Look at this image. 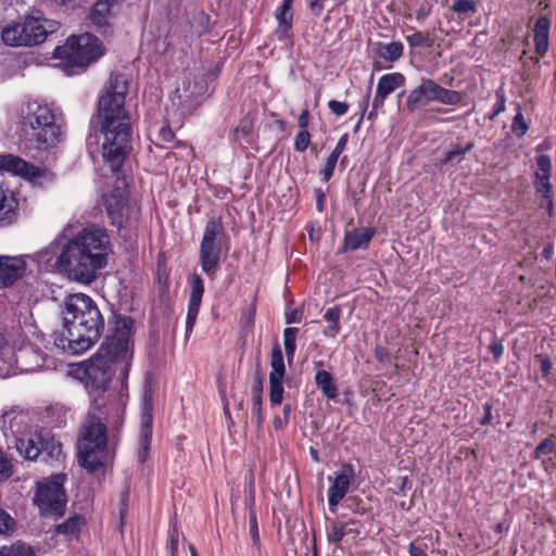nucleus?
Here are the masks:
<instances>
[{
	"label": "nucleus",
	"mask_w": 556,
	"mask_h": 556,
	"mask_svg": "<svg viewBox=\"0 0 556 556\" xmlns=\"http://www.w3.org/2000/svg\"><path fill=\"white\" fill-rule=\"evenodd\" d=\"M290 11V9L280 5L275 13L278 21V31L282 33L286 37L290 36L292 28L293 14Z\"/></svg>",
	"instance_id": "36"
},
{
	"label": "nucleus",
	"mask_w": 556,
	"mask_h": 556,
	"mask_svg": "<svg viewBox=\"0 0 556 556\" xmlns=\"http://www.w3.org/2000/svg\"><path fill=\"white\" fill-rule=\"evenodd\" d=\"M0 556H34L29 546L25 544H14L11 546H2L0 548Z\"/></svg>",
	"instance_id": "40"
},
{
	"label": "nucleus",
	"mask_w": 556,
	"mask_h": 556,
	"mask_svg": "<svg viewBox=\"0 0 556 556\" xmlns=\"http://www.w3.org/2000/svg\"><path fill=\"white\" fill-rule=\"evenodd\" d=\"M14 349L7 342L0 329V376L5 377L13 372Z\"/></svg>",
	"instance_id": "28"
},
{
	"label": "nucleus",
	"mask_w": 556,
	"mask_h": 556,
	"mask_svg": "<svg viewBox=\"0 0 556 556\" xmlns=\"http://www.w3.org/2000/svg\"><path fill=\"white\" fill-rule=\"evenodd\" d=\"M452 10L455 13L467 15L476 12V3L473 0H456L452 5Z\"/></svg>",
	"instance_id": "46"
},
{
	"label": "nucleus",
	"mask_w": 556,
	"mask_h": 556,
	"mask_svg": "<svg viewBox=\"0 0 556 556\" xmlns=\"http://www.w3.org/2000/svg\"><path fill=\"white\" fill-rule=\"evenodd\" d=\"M46 366V355L39 349L33 345H26L14 351L13 369L17 368L21 371L33 372Z\"/></svg>",
	"instance_id": "16"
},
{
	"label": "nucleus",
	"mask_w": 556,
	"mask_h": 556,
	"mask_svg": "<svg viewBox=\"0 0 556 556\" xmlns=\"http://www.w3.org/2000/svg\"><path fill=\"white\" fill-rule=\"evenodd\" d=\"M254 127L253 118L249 115L240 119L239 124L232 131V137L236 142L241 143L242 141L249 142V138Z\"/></svg>",
	"instance_id": "34"
},
{
	"label": "nucleus",
	"mask_w": 556,
	"mask_h": 556,
	"mask_svg": "<svg viewBox=\"0 0 556 556\" xmlns=\"http://www.w3.org/2000/svg\"><path fill=\"white\" fill-rule=\"evenodd\" d=\"M345 506L356 515H365L368 511L364 501L355 495H351L345 500Z\"/></svg>",
	"instance_id": "42"
},
{
	"label": "nucleus",
	"mask_w": 556,
	"mask_h": 556,
	"mask_svg": "<svg viewBox=\"0 0 556 556\" xmlns=\"http://www.w3.org/2000/svg\"><path fill=\"white\" fill-rule=\"evenodd\" d=\"M249 526H250V535L253 542V546L257 549L260 548V533L257 526V516L255 509L251 508L249 511Z\"/></svg>",
	"instance_id": "43"
},
{
	"label": "nucleus",
	"mask_w": 556,
	"mask_h": 556,
	"mask_svg": "<svg viewBox=\"0 0 556 556\" xmlns=\"http://www.w3.org/2000/svg\"><path fill=\"white\" fill-rule=\"evenodd\" d=\"M556 454V439L554 435L545 438L533 451V459H542L544 456Z\"/></svg>",
	"instance_id": "37"
},
{
	"label": "nucleus",
	"mask_w": 556,
	"mask_h": 556,
	"mask_svg": "<svg viewBox=\"0 0 556 556\" xmlns=\"http://www.w3.org/2000/svg\"><path fill=\"white\" fill-rule=\"evenodd\" d=\"M538 169L534 173V188L538 193L542 195L540 207H545L549 215L554 212V192L552 184L549 182L552 175V161L546 154H540L536 157Z\"/></svg>",
	"instance_id": "14"
},
{
	"label": "nucleus",
	"mask_w": 556,
	"mask_h": 556,
	"mask_svg": "<svg viewBox=\"0 0 556 556\" xmlns=\"http://www.w3.org/2000/svg\"><path fill=\"white\" fill-rule=\"evenodd\" d=\"M406 78L405 76L400 73H390L384 74L380 77L378 85H377V91L380 94L389 96L393 91H395L397 88H401L405 85Z\"/></svg>",
	"instance_id": "27"
},
{
	"label": "nucleus",
	"mask_w": 556,
	"mask_h": 556,
	"mask_svg": "<svg viewBox=\"0 0 556 556\" xmlns=\"http://www.w3.org/2000/svg\"><path fill=\"white\" fill-rule=\"evenodd\" d=\"M311 134L307 129H301L294 138V150L304 152L311 144Z\"/></svg>",
	"instance_id": "44"
},
{
	"label": "nucleus",
	"mask_w": 556,
	"mask_h": 556,
	"mask_svg": "<svg viewBox=\"0 0 556 556\" xmlns=\"http://www.w3.org/2000/svg\"><path fill=\"white\" fill-rule=\"evenodd\" d=\"M551 27V20L546 16H541L536 20L533 28L535 51L543 56L548 50V31Z\"/></svg>",
	"instance_id": "23"
},
{
	"label": "nucleus",
	"mask_w": 556,
	"mask_h": 556,
	"mask_svg": "<svg viewBox=\"0 0 556 556\" xmlns=\"http://www.w3.org/2000/svg\"><path fill=\"white\" fill-rule=\"evenodd\" d=\"M65 480L64 473H56L37 482L33 503L41 517L58 520L64 516L67 504Z\"/></svg>",
	"instance_id": "9"
},
{
	"label": "nucleus",
	"mask_w": 556,
	"mask_h": 556,
	"mask_svg": "<svg viewBox=\"0 0 556 556\" xmlns=\"http://www.w3.org/2000/svg\"><path fill=\"white\" fill-rule=\"evenodd\" d=\"M270 374L269 378H283L286 374L283 354L280 346L277 344L271 350L270 355Z\"/></svg>",
	"instance_id": "33"
},
{
	"label": "nucleus",
	"mask_w": 556,
	"mask_h": 556,
	"mask_svg": "<svg viewBox=\"0 0 556 556\" xmlns=\"http://www.w3.org/2000/svg\"><path fill=\"white\" fill-rule=\"evenodd\" d=\"M110 251L111 239L106 229L91 225L62 245L56 264L70 278L90 285L108 265Z\"/></svg>",
	"instance_id": "3"
},
{
	"label": "nucleus",
	"mask_w": 556,
	"mask_h": 556,
	"mask_svg": "<svg viewBox=\"0 0 556 556\" xmlns=\"http://www.w3.org/2000/svg\"><path fill=\"white\" fill-rule=\"evenodd\" d=\"M462 99L459 91L444 88L433 79L422 77L420 84L407 94L405 110L414 113L431 102L457 105L462 102Z\"/></svg>",
	"instance_id": "12"
},
{
	"label": "nucleus",
	"mask_w": 556,
	"mask_h": 556,
	"mask_svg": "<svg viewBox=\"0 0 556 556\" xmlns=\"http://www.w3.org/2000/svg\"><path fill=\"white\" fill-rule=\"evenodd\" d=\"M179 533L177 529H172L168 533L167 551L170 556H176L178 553Z\"/></svg>",
	"instance_id": "52"
},
{
	"label": "nucleus",
	"mask_w": 556,
	"mask_h": 556,
	"mask_svg": "<svg viewBox=\"0 0 556 556\" xmlns=\"http://www.w3.org/2000/svg\"><path fill=\"white\" fill-rule=\"evenodd\" d=\"M324 1L325 0H308V9L314 16L318 17L323 13Z\"/></svg>",
	"instance_id": "58"
},
{
	"label": "nucleus",
	"mask_w": 556,
	"mask_h": 556,
	"mask_svg": "<svg viewBox=\"0 0 556 556\" xmlns=\"http://www.w3.org/2000/svg\"><path fill=\"white\" fill-rule=\"evenodd\" d=\"M105 52L102 41L92 33L71 36L63 46L55 48L53 56L63 61L66 67L85 70Z\"/></svg>",
	"instance_id": "7"
},
{
	"label": "nucleus",
	"mask_w": 556,
	"mask_h": 556,
	"mask_svg": "<svg viewBox=\"0 0 556 556\" xmlns=\"http://www.w3.org/2000/svg\"><path fill=\"white\" fill-rule=\"evenodd\" d=\"M108 428L101 418L88 413L78 439V463L89 472L105 466L108 457Z\"/></svg>",
	"instance_id": "6"
},
{
	"label": "nucleus",
	"mask_w": 556,
	"mask_h": 556,
	"mask_svg": "<svg viewBox=\"0 0 556 556\" xmlns=\"http://www.w3.org/2000/svg\"><path fill=\"white\" fill-rule=\"evenodd\" d=\"M409 556H427L426 552L420 547L410 543L408 547Z\"/></svg>",
	"instance_id": "64"
},
{
	"label": "nucleus",
	"mask_w": 556,
	"mask_h": 556,
	"mask_svg": "<svg viewBox=\"0 0 556 556\" xmlns=\"http://www.w3.org/2000/svg\"><path fill=\"white\" fill-rule=\"evenodd\" d=\"M188 283L190 287V295L188 302V312L186 318V336L192 332L195 325L202 298L204 294V281L198 273H192L188 276Z\"/></svg>",
	"instance_id": "15"
},
{
	"label": "nucleus",
	"mask_w": 556,
	"mask_h": 556,
	"mask_svg": "<svg viewBox=\"0 0 556 556\" xmlns=\"http://www.w3.org/2000/svg\"><path fill=\"white\" fill-rule=\"evenodd\" d=\"M15 446L21 456L27 460L40 459L53 465L64 458L62 444L48 430L30 433L28 437L17 438Z\"/></svg>",
	"instance_id": "10"
},
{
	"label": "nucleus",
	"mask_w": 556,
	"mask_h": 556,
	"mask_svg": "<svg viewBox=\"0 0 556 556\" xmlns=\"http://www.w3.org/2000/svg\"><path fill=\"white\" fill-rule=\"evenodd\" d=\"M283 378H269V402L273 406L280 405L283 400Z\"/></svg>",
	"instance_id": "38"
},
{
	"label": "nucleus",
	"mask_w": 556,
	"mask_h": 556,
	"mask_svg": "<svg viewBox=\"0 0 556 556\" xmlns=\"http://www.w3.org/2000/svg\"><path fill=\"white\" fill-rule=\"evenodd\" d=\"M309 124V111L303 110L298 118V125L301 129H307Z\"/></svg>",
	"instance_id": "61"
},
{
	"label": "nucleus",
	"mask_w": 556,
	"mask_h": 556,
	"mask_svg": "<svg viewBox=\"0 0 556 556\" xmlns=\"http://www.w3.org/2000/svg\"><path fill=\"white\" fill-rule=\"evenodd\" d=\"M328 108L337 116H342L348 113L349 104L346 102H340L337 100H330L328 102Z\"/></svg>",
	"instance_id": "53"
},
{
	"label": "nucleus",
	"mask_w": 556,
	"mask_h": 556,
	"mask_svg": "<svg viewBox=\"0 0 556 556\" xmlns=\"http://www.w3.org/2000/svg\"><path fill=\"white\" fill-rule=\"evenodd\" d=\"M14 519L3 509H0V534L8 533L14 529Z\"/></svg>",
	"instance_id": "49"
},
{
	"label": "nucleus",
	"mask_w": 556,
	"mask_h": 556,
	"mask_svg": "<svg viewBox=\"0 0 556 556\" xmlns=\"http://www.w3.org/2000/svg\"><path fill=\"white\" fill-rule=\"evenodd\" d=\"M375 235L376 230L372 227H361L346 231L343 239V252L366 250Z\"/></svg>",
	"instance_id": "19"
},
{
	"label": "nucleus",
	"mask_w": 556,
	"mask_h": 556,
	"mask_svg": "<svg viewBox=\"0 0 556 556\" xmlns=\"http://www.w3.org/2000/svg\"><path fill=\"white\" fill-rule=\"evenodd\" d=\"M18 201L14 193L0 186V227L12 225L17 218Z\"/></svg>",
	"instance_id": "20"
},
{
	"label": "nucleus",
	"mask_w": 556,
	"mask_h": 556,
	"mask_svg": "<svg viewBox=\"0 0 556 556\" xmlns=\"http://www.w3.org/2000/svg\"><path fill=\"white\" fill-rule=\"evenodd\" d=\"M315 383L327 399L333 400L338 396V388L331 372L318 370L315 375Z\"/></svg>",
	"instance_id": "30"
},
{
	"label": "nucleus",
	"mask_w": 556,
	"mask_h": 556,
	"mask_svg": "<svg viewBox=\"0 0 556 556\" xmlns=\"http://www.w3.org/2000/svg\"><path fill=\"white\" fill-rule=\"evenodd\" d=\"M473 147H475L473 141H469L465 146H460L459 143H453L452 149L444 153L442 163L446 164V163L452 162L453 160H455L458 156H463L467 152L471 151Z\"/></svg>",
	"instance_id": "39"
},
{
	"label": "nucleus",
	"mask_w": 556,
	"mask_h": 556,
	"mask_svg": "<svg viewBox=\"0 0 556 556\" xmlns=\"http://www.w3.org/2000/svg\"><path fill=\"white\" fill-rule=\"evenodd\" d=\"M256 299L253 300L248 312L242 316L243 328L251 330L255 323Z\"/></svg>",
	"instance_id": "50"
},
{
	"label": "nucleus",
	"mask_w": 556,
	"mask_h": 556,
	"mask_svg": "<svg viewBox=\"0 0 556 556\" xmlns=\"http://www.w3.org/2000/svg\"><path fill=\"white\" fill-rule=\"evenodd\" d=\"M124 0H96L86 15V24L101 36L114 33V20Z\"/></svg>",
	"instance_id": "13"
},
{
	"label": "nucleus",
	"mask_w": 556,
	"mask_h": 556,
	"mask_svg": "<svg viewBox=\"0 0 556 556\" xmlns=\"http://www.w3.org/2000/svg\"><path fill=\"white\" fill-rule=\"evenodd\" d=\"M375 357L379 363L389 364L391 363V353L389 349L382 345H377L374 351Z\"/></svg>",
	"instance_id": "54"
},
{
	"label": "nucleus",
	"mask_w": 556,
	"mask_h": 556,
	"mask_svg": "<svg viewBox=\"0 0 556 556\" xmlns=\"http://www.w3.org/2000/svg\"><path fill=\"white\" fill-rule=\"evenodd\" d=\"M25 180L35 186L47 188L55 182L56 175L48 168H41L31 164Z\"/></svg>",
	"instance_id": "26"
},
{
	"label": "nucleus",
	"mask_w": 556,
	"mask_h": 556,
	"mask_svg": "<svg viewBox=\"0 0 556 556\" xmlns=\"http://www.w3.org/2000/svg\"><path fill=\"white\" fill-rule=\"evenodd\" d=\"M13 473L12 459L0 450V481L8 480Z\"/></svg>",
	"instance_id": "45"
},
{
	"label": "nucleus",
	"mask_w": 556,
	"mask_h": 556,
	"mask_svg": "<svg viewBox=\"0 0 556 556\" xmlns=\"http://www.w3.org/2000/svg\"><path fill=\"white\" fill-rule=\"evenodd\" d=\"M263 379L260 374L256 375L252 386V415L255 418L257 430L262 428L264 422L263 408Z\"/></svg>",
	"instance_id": "25"
},
{
	"label": "nucleus",
	"mask_w": 556,
	"mask_h": 556,
	"mask_svg": "<svg viewBox=\"0 0 556 556\" xmlns=\"http://www.w3.org/2000/svg\"><path fill=\"white\" fill-rule=\"evenodd\" d=\"M26 270V262L22 257L0 255V289L12 286L22 278Z\"/></svg>",
	"instance_id": "18"
},
{
	"label": "nucleus",
	"mask_w": 556,
	"mask_h": 556,
	"mask_svg": "<svg viewBox=\"0 0 556 556\" xmlns=\"http://www.w3.org/2000/svg\"><path fill=\"white\" fill-rule=\"evenodd\" d=\"M225 236L222 219L211 217L205 225L199 250L201 269L211 280L216 278L220 266L222 241Z\"/></svg>",
	"instance_id": "11"
},
{
	"label": "nucleus",
	"mask_w": 556,
	"mask_h": 556,
	"mask_svg": "<svg viewBox=\"0 0 556 556\" xmlns=\"http://www.w3.org/2000/svg\"><path fill=\"white\" fill-rule=\"evenodd\" d=\"M348 141H349V134H343V135L339 138V140H338V142H337V144H336L334 149H333V150H332V152L330 153V155L339 160L340 155L342 154V152H343V151L345 150V148H346Z\"/></svg>",
	"instance_id": "55"
},
{
	"label": "nucleus",
	"mask_w": 556,
	"mask_h": 556,
	"mask_svg": "<svg viewBox=\"0 0 556 556\" xmlns=\"http://www.w3.org/2000/svg\"><path fill=\"white\" fill-rule=\"evenodd\" d=\"M157 138L162 142H173L175 140V134L172 130V128L168 125H166L161 127Z\"/></svg>",
	"instance_id": "56"
},
{
	"label": "nucleus",
	"mask_w": 556,
	"mask_h": 556,
	"mask_svg": "<svg viewBox=\"0 0 556 556\" xmlns=\"http://www.w3.org/2000/svg\"><path fill=\"white\" fill-rule=\"evenodd\" d=\"M152 422H153L152 404H151V402L146 401L142 413H141L140 439H139L140 448L143 452H147L149 450V446L151 443Z\"/></svg>",
	"instance_id": "24"
},
{
	"label": "nucleus",
	"mask_w": 556,
	"mask_h": 556,
	"mask_svg": "<svg viewBox=\"0 0 556 556\" xmlns=\"http://www.w3.org/2000/svg\"><path fill=\"white\" fill-rule=\"evenodd\" d=\"M62 315L63 331L55 339V344L72 354H80L90 349L104 330V318L97 303L87 294H68Z\"/></svg>",
	"instance_id": "4"
},
{
	"label": "nucleus",
	"mask_w": 556,
	"mask_h": 556,
	"mask_svg": "<svg viewBox=\"0 0 556 556\" xmlns=\"http://www.w3.org/2000/svg\"><path fill=\"white\" fill-rule=\"evenodd\" d=\"M483 409H484V416L481 418L480 425L481 426L491 425L492 420H493V415H492L493 405L490 402H486L483 404Z\"/></svg>",
	"instance_id": "57"
},
{
	"label": "nucleus",
	"mask_w": 556,
	"mask_h": 556,
	"mask_svg": "<svg viewBox=\"0 0 556 556\" xmlns=\"http://www.w3.org/2000/svg\"><path fill=\"white\" fill-rule=\"evenodd\" d=\"M341 314H342V311L339 305L329 307L326 311V313L324 315L325 320L328 323V327L324 330V334L326 337L334 338L339 333V331L341 329V326H340Z\"/></svg>",
	"instance_id": "32"
},
{
	"label": "nucleus",
	"mask_w": 556,
	"mask_h": 556,
	"mask_svg": "<svg viewBox=\"0 0 556 556\" xmlns=\"http://www.w3.org/2000/svg\"><path fill=\"white\" fill-rule=\"evenodd\" d=\"M86 525V519L81 515H73L68 517L64 522L59 523L54 533L56 535H63L66 540H78L83 527Z\"/></svg>",
	"instance_id": "22"
},
{
	"label": "nucleus",
	"mask_w": 556,
	"mask_h": 556,
	"mask_svg": "<svg viewBox=\"0 0 556 556\" xmlns=\"http://www.w3.org/2000/svg\"><path fill=\"white\" fill-rule=\"evenodd\" d=\"M128 87L121 74H111L104 93L98 102V121L103 135L102 159L115 177L113 188L104 195L106 215L118 231L135 228L140 208L129 201L128 182L123 165L131 151V124L125 110Z\"/></svg>",
	"instance_id": "1"
},
{
	"label": "nucleus",
	"mask_w": 556,
	"mask_h": 556,
	"mask_svg": "<svg viewBox=\"0 0 556 556\" xmlns=\"http://www.w3.org/2000/svg\"><path fill=\"white\" fill-rule=\"evenodd\" d=\"M511 130L518 137L523 136L528 130V125L526 124L523 114L520 111L515 115L513 119Z\"/></svg>",
	"instance_id": "48"
},
{
	"label": "nucleus",
	"mask_w": 556,
	"mask_h": 556,
	"mask_svg": "<svg viewBox=\"0 0 556 556\" xmlns=\"http://www.w3.org/2000/svg\"><path fill=\"white\" fill-rule=\"evenodd\" d=\"M119 519H121V526L124 525V520L128 513V505H129V491L124 490L119 495Z\"/></svg>",
	"instance_id": "51"
},
{
	"label": "nucleus",
	"mask_w": 556,
	"mask_h": 556,
	"mask_svg": "<svg viewBox=\"0 0 556 556\" xmlns=\"http://www.w3.org/2000/svg\"><path fill=\"white\" fill-rule=\"evenodd\" d=\"M21 151L33 160H42L62 140L61 114L48 104L27 102L21 112Z\"/></svg>",
	"instance_id": "5"
},
{
	"label": "nucleus",
	"mask_w": 556,
	"mask_h": 556,
	"mask_svg": "<svg viewBox=\"0 0 556 556\" xmlns=\"http://www.w3.org/2000/svg\"><path fill=\"white\" fill-rule=\"evenodd\" d=\"M406 40L410 47H431L432 40L427 34L414 30L413 34L406 36Z\"/></svg>",
	"instance_id": "41"
},
{
	"label": "nucleus",
	"mask_w": 556,
	"mask_h": 556,
	"mask_svg": "<svg viewBox=\"0 0 556 556\" xmlns=\"http://www.w3.org/2000/svg\"><path fill=\"white\" fill-rule=\"evenodd\" d=\"M404 46L400 41H393L390 43H378L377 54L379 58L388 61L395 62L403 56Z\"/></svg>",
	"instance_id": "31"
},
{
	"label": "nucleus",
	"mask_w": 556,
	"mask_h": 556,
	"mask_svg": "<svg viewBox=\"0 0 556 556\" xmlns=\"http://www.w3.org/2000/svg\"><path fill=\"white\" fill-rule=\"evenodd\" d=\"M349 525H356L354 521H333L331 523V531L328 534V539L331 543H340L344 536L353 535L358 536L361 530L357 528H349Z\"/></svg>",
	"instance_id": "29"
},
{
	"label": "nucleus",
	"mask_w": 556,
	"mask_h": 556,
	"mask_svg": "<svg viewBox=\"0 0 556 556\" xmlns=\"http://www.w3.org/2000/svg\"><path fill=\"white\" fill-rule=\"evenodd\" d=\"M300 321H301V314L296 308L286 312V323L287 324H294V323H300Z\"/></svg>",
	"instance_id": "63"
},
{
	"label": "nucleus",
	"mask_w": 556,
	"mask_h": 556,
	"mask_svg": "<svg viewBox=\"0 0 556 556\" xmlns=\"http://www.w3.org/2000/svg\"><path fill=\"white\" fill-rule=\"evenodd\" d=\"M314 193L316 197V207L318 212H323L325 210L326 194L320 188L315 189Z\"/></svg>",
	"instance_id": "60"
},
{
	"label": "nucleus",
	"mask_w": 556,
	"mask_h": 556,
	"mask_svg": "<svg viewBox=\"0 0 556 556\" xmlns=\"http://www.w3.org/2000/svg\"><path fill=\"white\" fill-rule=\"evenodd\" d=\"M489 350L490 352L493 354L494 358L495 359H498L503 353H504V346L503 344L497 341V340H493L489 346Z\"/></svg>",
	"instance_id": "59"
},
{
	"label": "nucleus",
	"mask_w": 556,
	"mask_h": 556,
	"mask_svg": "<svg viewBox=\"0 0 556 556\" xmlns=\"http://www.w3.org/2000/svg\"><path fill=\"white\" fill-rule=\"evenodd\" d=\"M31 163L14 154H0V172H8L12 175L26 179Z\"/></svg>",
	"instance_id": "21"
},
{
	"label": "nucleus",
	"mask_w": 556,
	"mask_h": 556,
	"mask_svg": "<svg viewBox=\"0 0 556 556\" xmlns=\"http://www.w3.org/2000/svg\"><path fill=\"white\" fill-rule=\"evenodd\" d=\"M298 332L299 329L295 327H287L283 330V345L289 364L293 362L295 355Z\"/></svg>",
	"instance_id": "35"
},
{
	"label": "nucleus",
	"mask_w": 556,
	"mask_h": 556,
	"mask_svg": "<svg viewBox=\"0 0 556 556\" xmlns=\"http://www.w3.org/2000/svg\"><path fill=\"white\" fill-rule=\"evenodd\" d=\"M354 476V467L351 464H344L341 472L332 480L328 489V504L331 511L336 510L338 504L349 492L351 478Z\"/></svg>",
	"instance_id": "17"
},
{
	"label": "nucleus",
	"mask_w": 556,
	"mask_h": 556,
	"mask_svg": "<svg viewBox=\"0 0 556 556\" xmlns=\"http://www.w3.org/2000/svg\"><path fill=\"white\" fill-rule=\"evenodd\" d=\"M58 23L42 16L40 11L27 15L23 22L9 25L1 33L5 45L12 47L37 46L42 43L49 34L58 30Z\"/></svg>",
	"instance_id": "8"
},
{
	"label": "nucleus",
	"mask_w": 556,
	"mask_h": 556,
	"mask_svg": "<svg viewBox=\"0 0 556 556\" xmlns=\"http://www.w3.org/2000/svg\"><path fill=\"white\" fill-rule=\"evenodd\" d=\"M338 161H339L338 159H336L331 155H329L327 157L326 164L319 173L324 182H328L331 179V177L333 176L334 168H336Z\"/></svg>",
	"instance_id": "47"
},
{
	"label": "nucleus",
	"mask_w": 556,
	"mask_h": 556,
	"mask_svg": "<svg viewBox=\"0 0 556 556\" xmlns=\"http://www.w3.org/2000/svg\"><path fill=\"white\" fill-rule=\"evenodd\" d=\"M503 111H505V97H504V94L497 93V101L494 105V112H493L491 118L498 115Z\"/></svg>",
	"instance_id": "62"
},
{
	"label": "nucleus",
	"mask_w": 556,
	"mask_h": 556,
	"mask_svg": "<svg viewBox=\"0 0 556 556\" xmlns=\"http://www.w3.org/2000/svg\"><path fill=\"white\" fill-rule=\"evenodd\" d=\"M131 329L130 317L113 313V318L109 321V333L100 349L79 365L77 376L94 402L108 390L113 378L121 382V390L127 389L132 358L129 349Z\"/></svg>",
	"instance_id": "2"
}]
</instances>
